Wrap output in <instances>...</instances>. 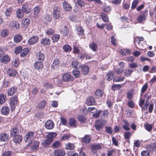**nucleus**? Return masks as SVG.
Returning a JSON list of instances; mask_svg holds the SVG:
<instances>
[{
    "instance_id": "nucleus-57",
    "label": "nucleus",
    "mask_w": 156,
    "mask_h": 156,
    "mask_svg": "<svg viewBox=\"0 0 156 156\" xmlns=\"http://www.w3.org/2000/svg\"><path fill=\"white\" fill-rule=\"evenodd\" d=\"M101 16L104 21L107 22L108 21V17L104 13H101Z\"/></svg>"
},
{
    "instance_id": "nucleus-48",
    "label": "nucleus",
    "mask_w": 156,
    "mask_h": 156,
    "mask_svg": "<svg viewBox=\"0 0 156 156\" xmlns=\"http://www.w3.org/2000/svg\"><path fill=\"white\" fill-rule=\"evenodd\" d=\"M104 93L102 91L100 90H97L95 93V96L98 97H101L103 96Z\"/></svg>"
},
{
    "instance_id": "nucleus-46",
    "label": "nucleus",
    "mask_w": 156,
    "mask_h": 156,
    "mask_svg": "<svg viewBox=\"0 0 156 156\" xmlns=\"http://www.w3.org/2000/svg\"><path fill=\"white\" fill-rule=\"evenodd\" d=\"M6 98V96L3 94L0 95V105L3 103L5 101Z\"/></svg>"
},
{
    "instance_id": "nucleus-54",
    "label": "nucleus",
    "mask_w": 156,
    "mask_h": 156,
    "mask_svg": "<svg viewBox=\"0 0 156 156\" xmlns=\"http://www.w3.org/2000/svg\"><path fill=\"white\" fill-rule=\"evenodd\" d=\"M124 77L122 76L115 77L113 79V80L115 82H121L123 81Z\"/></svg>"
},
{
    "instance_id": "nucleus-32",
    "label": "nucleus",
    "mask_w": 156,
    "mask_h": 156,
    "mask_svg": "<svg viewBox=\"0 0 156 156\" xmlns=\"http://www.w3.org/2000/svg\"><path fill=\"white\" fill-rule=\"evenodd\" d=\"M52 142L51 140H50L46 138V139L42 143V144L45 147H48Z\"/></svg>"
},
{
    "instance_id": "nucleus-7",
    "label": "nucleus",
    "mask_w": 156,
    "mask_h": 156,
    "mask_svg": "<svg viewBox=\"0 0 156 156\" xmlns=\"http://www.w3.org/2000/svg\"><path fill=\"white\" fill-rule=\"evenodd\" d=\"M62 80L65 82H69L73 80V77L69 73H65L62 76Z\"/></svg>"
},
{
    "instance_id": "nucleus-21",
    "label": "nucleus",
    "mask_w": 156,
    "mask_h": 156,
    "mask_svg": "<svg viewBox=\"0 0 156 156\" xmlns=\"http://www.w3.org/2000/svg\"><path fill=\"white\" fill-rule=\"evenodd\" d=\"M9 135L6 133H2L0 134V140L3 141H7L9 139Z\"/></svg>"
},
{
    "instance_id": "nucleus-30",
    "label": "nucleus",
    "mask_w": 156,
    "mask_h": 156,
    "mask_svg": "<svg viewBox=\"0 0 156 156\" xmlns=\"http://www.w3.org/2000/svg\"><path fill=\"white\" fill-rule=\"evenodd\" d=\"M22 36L20 34H17L14 37V41L16 43L20 42L22 40Z\"/></svg>"
},
{
    "instance_id": "nucleus-6",
    "label": "nucleus",
    "mask_w": 156,
    "mask_h": 156,
    "mask_svg": "<svg viewBox=\"0 0 156 156\" xmlns=\"http://www.w3.org/2000/svg\"><path fill=\"white\" fill-rule=\"evenodd\" d=\"M31 5L30 3H26L23 5L22 10L26 13H28L31 10Z\"/></svg>"
},
{
    "instance_id": "nucleus-14",
    "label": "nucleus",
    "mask_w": 156,
    "mask_h": 156,
    "mask_svg": "<svg viewBox=\"0 0 156 156\" xmlns=\"http://www.w3.org/2000/svg\"><path fill=\"white\" fill-rule=\"evenodd\" d=\"M54 154L55 156H64L65 154V152L63 150L58 149L55 150Z\"/></svg>"
},
{
    "instance_id": "nucleus-60",
    "label": "nucleus",
    "mask_w": 156,
    "mask_h": 156,
    "mask_svg": "<svg viewBox=\"0 0 156 156\" xmlns=\"http://www.w3.org/2000/svg\"><path fill=\"white\" fill-rule=\"evenodd\" d=\"M139 2V1L138 0H134L132 2L131 6V9H133L136 7Z\"/></svg>"
},
{
    "instance_id": "nucleus-43",
    "label": "nucleus",
    "mask_w": 156,
    "mask_h": 156,
    "mask_svg": "<svg viewBox=\"0 0 156 156\" xmlns=\"http://www.w3.org/2000/svg\"><path fill=\"white\" fill-rule=\"evenodd\" d=\"M46 105L45 101H41L37 105V107L39 109L43 108H44Z\"/></svg>"
},
{
    "instance_id": "nucleus-41",
    "label": "nucleus",
    "mask_w": 156,
    "mask_h": 156,
    "mask_svg": "<svg viewBox=\"0 0 156 156\" xmlns=\"http://www.w3.org/2000/svg\"><path fill=\"white\" fill-rule=\"evenodd\" d=\"M23 11L21 9H18L16 12L17 16L18 19L22 18L23 16Z\"/></svg>"
},
{
    "instance_id": "nucleus-19",
    "label": "nucleus",
    "mask_w": 156,
    "mask_h": 156,
    "mask_svg": "<svg viewBox=\"0 0 156 156\" xmlns=\"http://www.w3.org/2000/svg\"><path fill=\"white\" fill-rule=\"evenodd\" d=\"M69 123L71 126L73 127H76L78 125L76 120L72 118L69 119Z\"/></svg>"
},
{
    "instance_id": "nucleus-39",
    "label": "nucleus",
    "mask_w": 156,
    "mask_h": 156,
    "mask_svg": "<svg viewBox=\"0 0 156 156\" xmlns=\"http://www.w3.org/2000/svg\"><path fill=\"white\" fill-rule=\"evenodd\" d=\"M64 51L66 52H69L72 50L71 47L68 44H65L63 46Z\"/></svg>"
},
{
    "instance_id": "nucleus-25",
    "label": "nucleus",
    "mask_w": 156,
    "mask_h": 156,
    "mask_svg": "<svg viewBox=\"0 0 156 156\" xmlns=\"http://www.w3.org/2000/svg\"><path fill=\"white\" fill-rule=\"evenodd\" d=\"M2 113L4 115L8 114L9 112V108L7 106H5L2 107L1 110Z\"/></svg>"
},
{
    "instance_id": "nucleus-3",
    "label": "nucleus",
    "mask_w": 156,
    "mask_h": 156,
    "mask_svg": "<svg viewBox=\"0 0 156 156\" xmlns=\"http://www.w3.org/2000/svg\"><path fill=\"white\" fill-rule=\"evenodd\" d=\"M34 132L30 131L28 132L25 135L24 140L26 142L30 143L34 139Z\"/></svg>"
},
{
    "instance_id": "nucleus-12",
    "label": "nucleus",
    "mask_w": 156,
    "mask_h": 156,
    "mask_svg": "<svg viewBox=\"0 0 156 156\" xmlns=\"http://www.w3.org/2000/svg\"><path fill=\"white\" fill-rule=\"evenodd\" d=\"M63 7L64 9L66 11H70L72 9V7L70 4L66 1L63 2Z\"/></svg>"
},
{
    "instance_id": "nucleus-53",
    "label": "nucleus",
    "mask_w": 156,
    "mask_h": 156,
    "mask_svg": "<svg viewBox=\"0 0 156 156\" xmlns=\"http://www.w3.org/2000/svg\"><path fill=\"white\" fill-rule=\"evenodd\" d=\"M78 120L82 123L85 122L86 121V119L84 116L79 115L78 117Z\"/></svg>"
},
{
    "instance_id": "nucleus-64",
    "label": "nucleus",
    "mask_w": 156,
    "mask_h": 156,
    "mask_svg": "<svg viewBox=\"0 0 156 156\" xmlns=\"http://www.w3.org/2000/svg\"><path fill=\"white\" fill-rule=\"evenodd\" d=\"M10 83L9 81L4 80L2 83V86L4 87H8Z\"/></svg>"
},
{
    "instance_id": "nucleus-42",
    "label": "nucleus",
    "mask_w": 156,
    "mask_h": 156,
    "mask_svg": "<svg viewBox=\"0 0 156 156\" xmlns=\"http://www.w3.org/2000/svg\"><path fill=\"white\" fill-rule=\"evenodd\" d=\"M60 38V36L58 34L54 35L52 37L53 41L54 42H57Z\"/></svg>"
},
{
    "instance_id": "nucleus-63",
    "label": "nucleus",
    "mask_w": 156,
    "mask_h": 156,
    "mask_svg": "<svg viewBox=\"0 0 156 156\" xmlns=\"http://www.w3.org/2000/svg\"><path fill=\"white\" fill-rule=\"evenodd\" d=\"M84 30L80 27L77 29V34L79 35H82L84 33Z\"/></svg>"
},
{
    "instance_id": "nucleus-20",
    "label": "nucleus",
    "mask_w": 156,
    "mask_h": 156,
    "mask_svg": "<svg viewBox=\"0 0 156 156\" xmlns=\"http://www.w3.org/2000/svg\"><path fill=\"white\" fill-rule=\"evenodd\" d=\"M10 60V58L9 56L7 55H5L0 59L1 62L5 64L8 63L9 62Z\"/></svg>"
},
{
    "instance_id": "nucleus-40",
    "label": "nucleus",
    "mask_w": 156,
    "mask_h": 156,
    "mask_svg": "<svg viewBox=\"0 0 156 156\" xmlns=\"http://www.w3.org/2000/svg\"><path fill=\"white\" fill-rule=\"evenodd\" d=\"M90 48L93 51H95L98 49L97 45L94 43H92L89 44Z\"/></svg>"
},
{
    "instance_id": "nucleus-34",
    "label": "nucleus",
    "mask_w": 156,
    "mask_h": 156,
    "mask_svg": "<svg viewBox=\"0 0 156 156\" xmlns=\"http://www.w3.org/2000/svg\"><path fill=\"white\" fill-rule=\"evenodd\" d=\"M9 34V31L7 29H3L1 32L0 35L2 37H5Z\"/></svg>"
},
{
    "instance_id": "nucleus-55",
    "label": "nucleus",
    "mask_w": 156,
    "mask_h": 156,
    "mask_svg": "<svg viewBox=\"0 0 156 156\" xmlns=\"http://www.w3.org/2000/svg\"><path fill=\"white\" fill-rule=\"evenodd\" d=\"M144 127L145 129L148 132L150 131L152 129V126L148 124H145Z\"/></svg>"
},
{
    "instance_id": "nucleus-62",
    "label": "nucleus",
    "mask_w": 156,
    "mask_h": 156,
    "mask_svg": "<svg viewBox=\"0 0 156 156\" xmlns=\"http://www.w3.org/2000/svg\"><path fill=\"white\" fill-rule=\"evenodd\" d=\"M115 71L118 74L122 73L124 71V69L122 67H120L119 68H116L115 69Z\"/></svg>"
},
{
    "instance_id": "nucleus-16",
    "label": "nucleus",
    "mask_w": 156,
    "mask_h": 156,
    "mask_svg": "<svg viewBox=\"0 0 156 156\" xmlns=\"http://www.w3.org/2000/svg\"><path fill=\"white\" fill-rule=\"evenodd\" d=\"M44 55L42 52L37 53L36 56V59L41 62H43L45 59Z\"/></svg>"
},
{
    "instance_id": "nucleus-29",
    "label": "nucleus",
    "mask_w": 156,
    "mask_h": 156,
    "mask_svg": "<svg viewBox=\"0 0 156 156\" xmlns=\"http://www.w3.org/2000/svg\"><path fill=\"white\" fill-rule=\"evenodd\" d=\"M11 26L13 29H18L20 27L19 23L16 21H13L11 23Z\"/></svg>"
},
{
    "instance_id": "nucleus-56",
    "label": "nucleus",
    "mask_w": 156,
    "mask_h": 156,
    "mask_svg": "<svg viewBox=\"0 0 156 156\" xmlns=\"http://www.w3.org/2000/svg\"><path fill=\"white\" fill-rule=\"evenodd\" d=\"M19 133V130L16 128H13L12 131L11 132V134L14 136L17 135Z\"/></svg>"
},
{
    "instance_id": "nucleus-45",
    "label": "nucleus",
    "mask_w": 156,
    "mask_h": 156,
    "mask_svg": "<svg viewBox=\"0 0 156 156\" xmlns=\"http://www.w3.org/2000/svg\"><path fill=\"white\" fill-rule=\"evenodd\" d=\"M61 145L60 142L58 141H55L52 144L51 146L54 148L59 147Z\"/></svg>"
},
{
    "instance_id": "nucleus-9",
    "label": "nucleus",
    "mask_w": 156,
    "mask_h": 156,
    "mask_svg": "<svg viewBox=\"0 0 156 156\" xmlns=\"http://www.w3.org/2000/svg\"><path fill=\"white\" fill-rule=\"evenodd\" d=\"M7 75L10 77H14L17 74V72L12 68L8 69L6 70Z\"/></svg>"
},
{
    "instance_id": "nucleus-59",
    "label": "nucleus",
    "mask_w": 156,
    "mask_h": 156,
    "mask_svg": "<svg viewBox=\"0 0 156 156\" xmlns=\"http://www.w3.org/2000/svg\"><path fill=\"white\" fill-rule=\"evenodd\" d=\"M133 71V70L129 69H128L127 70H126L125 71L124 75L127 77L128 76L130 75Z\"/></svg>"
},
{
    "instance_id": "nucleus-15",
    "label": "nucleus",
    "mask_w": 156,
    "mask_h": 156,
    "mask_svg": "<svg viewBox=\"0 0 156 156\" xmlns=\"http://www.w3.org/2000/svg\"><path fill=\"white\" fill-rule=\"evenodd\" d=\"M95 103V99L92 97H90L87 99L86 103L88 105H93Z\"/></svg>"
},
{
    "instance_id": "nucleus-23",
    "label": "nucleus",
    "mask_w": 156,
    "mask_h": 156,
    "mask_svg": "<svg viewBox=\"0 0 156 156\" xmlns=\"http://www.w3.org/2000/svg\"><path fill=\"white\" fill-rule=\"evenodd\" d=\"M147 150L153 152L154 150H156V143H151L147 147Z\"/></svg>"
},
{
    "instance_id": "nucleus-8",
    "label": "nucleus",
    "mask_w": 156,
    "mask_h": 156,
    "mask_svg": "<svg viewBox=\"0 0 156 156\" xmlns=\"http://www.w3.org/2000/svg\"><path fill=\"white\" fill-rule=\"evenodd\" d=\"M60 63V62L58 59H55L51 65V68L55 70H57L58 69Z\"/></svg>"
},
{
    "instance_id": "nucleus-11",
    "label": "nucleus",
    "mask_w": 156,
    "mask_h": 156,
    "mask_svg": "<svg viewBox=\"0 0 156 156\" xmlns=\"http://www.w3.org/2000/svg\"><path fill=\"white\" fill-rule=\"evenodd\" d=\"M54 126V124L53 122L51 120L47 121L45 124V128L49 129H52Z\"/></svg>"
},
{
    "instance_id": "nucleus-37",
    "label": "nucleus",
    "mask_w": 156,
    "mask_h": 156,
    "mask_svg": "<svg viewBox=\"0 0 156 156\" xmlns=\"http://www.w3.org/2000/svg\"><path fill=\"white\" fill-rule=\"evenodd\" d=\"M29 49L27 48H24L22 50L20 54V56L22 57H24L27 55Z\"/></svg>"
},
{
    "instance_id": "nucleus-22",
    "label": "nucleus",
    "mask_w": 156,
    "mask_h": 156,
    "mask_svg": "<svg viewBox=\"0 0 156 156\" xmlns=\"http://www.w3.org/2000/svg\"><path fill=\"white\" fill-rule=\"evenodd\" d=\"M17 90V88L13 87L9 88L8 90V94L9 95L12 96L15 94Z\"/></svg>"
},
{
    "instance_id": "nucleus-27",
    "label": "nucleus",
    "mask_w": 156,
    "mask_h": 156,
    "mask_svg": "<svg viewBox=\"0 0 156 156\" xmlns=\"http://www.w3.org/2000/svg\"><path fill=\"white\" fill-rule=\"evenodd\" d=\"M43 86L48 89H51L53 87L52 85L48 80H45L43 83Z\"/></svg>"
},
{
    "instance_id": "nucleus-33",
    "label": "nucleus",
    "mask_w": 156,
    "mask_h": 156,
    "mask_svg": "<svg viewBox=\"0 0 156 156\" xmlns=\"http://www.w3.org/2000/svg\"><path fill=\"white\" fill-rule=\"evenodd\" d=\"M65 147L67 150H73L74 149L75 146L73 144L68 143L66 144Z\"/></svg>"
},
{
    "instance_id": "nucleus-28",
    "label": "nucleus",
    "mask_w": 156,
    "mask_h": 156,
    "mask_svg": "<svg viewBox=\"0 0 156 156\" xmlns=\"http://www.w3.org/2000/svg\"><path fill=\"white\" fill-rule=\"evenodd\" d=\"M89 68L88 66H83L81 67V70L82 73L86 75L87 74L89 71Z\"/></svg>"
},
{
    "instance_id": "nucleus-4",
    "label": "nucleus",
    "mask_w": 156,
    "mask_h": 156,
    "mask_svg": "<svg viewBox=\"0 0 156 156\" xmlns=\"http://www.w3.org/2000/svg\"><path fill=\"white\" fill-rule=\"evenodd\" d=\"M53 16L56 19L60 17V8L59 6L56 5H53Z\"/></svg>"
},
{
    "instance_id": "nucleus-35",
    "label": "nucleus",
    "mask_w": 156,
    "mask_h": 156,
    "mask_svg": "<svg viewBox=\"0 0 156 156\" xmlns=\"http://www.w3.org/2000/svg\"><path fill=\"white\" fill-rule=\"evenodd\" d=\"M22 140V137L20 135H16L14 136L13 140L16 143H20Z\"/></svg>"
},
{
    "instance_id": "nucleus-2",
    "label": "nucleus",
    "mask_w": 156,
    "mask_h": 156,
    "mask_svg": "<svg viewBox=\"0 0 156 156\" xmlns=\"http://www.w3.org/2000/svg\"><path fill=\"white\" fill-rule=\"evenodd\" d=\"M17 102V97L16 96H14L10 99L9 104L12 111H13L15 109Z\"/></svg>"
},
{
    "instance_id": "nucleus-18",
    "label": "nucleus",
    "mask_w": 156,
    "mask_h": 156,
    "mask_svg": "<svg viewBox=\"0 0 156 156\" xmlns=\"http://www.w3.org/2000/svg\"><path fill=\"white\" fill-rule=\"evenodd\" d=\"M91 138L88 135H86L82 139V141L85 144H88L90 141Z\"/></svg>"
},
{
    "instance_id": "nucleus-58",
    "label": "nucleus",
    "mask_w": 156,
    "mask_h": 156,
    "mask_svg": "<svg viewBox=\"0 0 156 156\" xmlns=\"http://www.w3.org/2000/svg\"><path fill=\"white\" fill-rule=\"evenodd\" d=\"M39 142L34 141L33 142L32 145H31L32 148L33 149H35L38 147Z\"/></svg>"
},
{
    "instance_id": "nucleus-26",
    "label": "nucleus",
    "mask_w": 156,
    "mask_h": 156,
    "mask_svg": "<svg viewBox=\"0 0 156 156\" xmlns=\"http://www.w3.org/2000/svg\"><path fill=\"white\" fill-rule=\"evenodd\" d=\"M57 134L54 132H51L48 133L46 135V138L48 139L51 140L52 141L53 140L54 137H55Z\"/></svg>"
},
{
    "instance_id": "nucleus-49",
    "label": "nucleus",
    "mask_w": 156,
    "mask_h": 156,
    "mask_svg": "<svg viewBox=\"0 0 156 156\" xmlns=\"http://www.w3.org/2000/svg\"><path fill=\"white\" fill-rule=\"evenodd\" d=\"M73 74L75 78H78L80 76V72L79 70L75 69L73 71Z\"/></svg>"
},
{
    "instance_id": "nucleus-24",
    "label": "nucleus",
    "mask_w": 156,
    "mask_h": 156,
    "mask_svg": "<svg viewBox=\"0 0 156 156\" xmlns=\"http://www.w3.org/2000/svg\"><path fill=\"white\" fill-rule=\"evenodd\" d=\"M91 147L93 150L92 152L95 153V151L101 149V146L100 144H95L92 145Z\"/></svg>"
},
{
    "instance_id": "nucleus-17",
    "label": "nucleus",
    "mask_w": 156,
    "mask_h": 156,
    "mask_svg": "<svg viewBox=\"0 0 156 156\" xmlns=\"http://www.w3.org/2000/svg\"><path fill=\"white\" fill-rule=\"evenodd\" d=\"M40 61L36 62L34 63V66L36 69H41L43 67V65Z\"/></svg>"
},
{
    "instance_id": "nucleus-13",
    "label": "nucleus",
    "mask_w": 156,
    "mask_h": 156,
    "mask_svg": "<svg viewBox=\"0 0 156 156\" xmlns=\"http://www.w3.org/2000/svg\"><path fill=\"white\" fill-rule=\"evenodd\" d=\"M41 9V7L38 6H36L34 8L33 13L34 17L35 18H37L39 15Z\"/></svg>"
},
{
    "instance_id": "nucleus-44",
    "label": "nucleus",
    "mask_w": 156,
    "mask_h": 156,
    "mask_svg": "<svg viewBox=\"0 0 156 156\" xmlns=\"http://www.w3.org/2000/svg\"><path fill=\"white\" fill-rule=\"evenodd\" d=\"M72 67L75 68H78V66L80 67V63L77 61H73L71 63Z\"/></svg>"
},
{
    "instance_id": "nucleus-47",
    "label": "nucleus",
    "mask_w": 156,
    "mask_h": 156,
    "mask_svg": "<svg viewBox=\"0 0 156 156\" xmlns=\"http://www.w3.org/2000/svg\"><path fill=\"white\" fill-rule=\"evenodd\" d=\"M30 22V19L28 18H24L22 21V24L24 25H28L29 24Z\"/></svg>"
},
{
    "instance_id": "nucleus-31",
    "label": "nucleus",
    "mask_w": 156,
    "mask_h": 156,
    "mask_svg": "<svg viewBox=\"0 0 156 156\" xmlns=\"http://www.w3.org/2000/svg\"><path fill=\"white\" fill-rule=\"evenodd\" d=\"M41 43L44 45H48L50 43V41L48 38H44L41 40Z\"/></svg>"
},
{
    "instance_id": "nucleus-36",
    "label": "nucleus",
    "mask_w": 156,
    "mask_h": 156,
    "mask_svg": "<svg viewBox=\"0 0 156 156\" xmlns=\"http://www.w3.org/2000/svg\"><path fill=\"white\" fill-rule=\"evenodd\" d=\"M114 76L113 73L112 71H110L108 74H106V78L108 80H111Z\"/></svg>"
},
{
    "instance_id": "nucleus-50",
    "label": "nucleus",
    "mask_w": 156,
    "mask_h": 156,
    "mask_svg": "<svg viewBox=\"0 0 156 156\" xmlns=\"http://www.w3.org/2000/svg\"><path fill=\"white\" fill-rule=\"evenodd\" d=\"M133 90H131L129 91L127 93V97L129 99H131L133 97Z\"/></svg>"
},
{
    "instance_id": "nucleus-38",
    "label": "nucleus",
    "mask_w": 156,
    "mask_h": 156,
    "mask_svg": "<svg viewBox=\"0 0 156 156\" xmlns=\"http://www.w3.org/2000/svg\"><path fill=\"white\" fill-rule=\"evenodd\" d=\"M68 29L65 26H64L61 31V33L64 36L67 35L68 34Z\"/></svg>"
},
{
    "instance_id": "nucleus-10",
    "label": "nucleus",
    "mask_w": 156,
    "mask_h": 156,
    "mask_svg": "<svg viewBox=\"0 0 156 156\" xmlns=\"http://www.w3.org/2000/svg\"><path fill=\"white\" fill-rule=\"evenodd\" d=\"M39 37L36 36L31 37L28 41V43L30 45H32L37 42Z\"/></svg>"
},
{
    "instance_id": "nucleus-1",
    "label": "nucleus",
    "mask_w": 156,
    "mask_h": 156,
    "mask_svg": "<svg viewBox=\"0 0 156 156\" xmlns=\"http://www.w3.org/2000/svg\"><path fill=\"white\" fill-rule=\"evenodd\" d=\"M147 10H144L142 11L141 14L137 18V21L140 23H142L146 20L147 17Z\"/></svg>"
},
{
    "instance_id": "nucleus-61",
    "label": "nucleus",
    "mask_w": 156,
    "mask_h": 156,
    "mask_svg": "<svg viewBox=\"0 0 156 156\" xmlns=\"http://www.w3.org/2000/svg\"><path fill=\"white\" fill-rule=\"evenodd\" d=\"M19 62L18 59L15 58L12 62V65L16 67H17L19 64Z\"/></svg>"
},
{
    "instance_id": "nucleus-5",
    "label": "nucleus",
    "mask_w": 156,
    "mask_h": 156,
    "mask_svg": "<svg viewBox=\"0 0 156 156\" xmlns=\"http://www.w3.org/2000/svg\"><path fill=\"white\" fill-rule=\"evenodd\" d=\"M106 122L105 120L101 119L96 122L95 128L98 130H100L103 129V126Z\"/></svg>"
},
{
    "instance_id": "nucleus-52",
    "label": "nucleus",
    "mask_w": 156,
    "mask_h": 156,
    "mask_svg": "<svg viewBox=\"0 0 156 156\" xmlns=\"http://www.w3.org/2000/svg\"><path fill=\"white\" fill-rule=\"evenodd\" d=\"M106 132L108 134H111L113 133V129L110 126H107L105 127Z\"/></svg>"
},
{
    "instance_id": "nucleus-51",
    "label": "nucleus",
    "mask_w": 156,
    "mask_h": 156,
    "mask_svg": "<svg viewBox=\"0 0 156 156\" xmlns=\"http://www.w3.org/2000/svg\"><path fill=\"white\" fill-rule=\"evenodd\" d=\"M12 12V9L10 8H7L5 11V15L7 16H10L11 13Z\"/></svg>"
}]
</instances>
